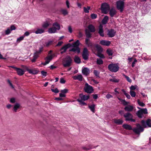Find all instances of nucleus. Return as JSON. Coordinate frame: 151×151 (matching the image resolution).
<instances>
[{"instance_id":"52","label":"nucleus","mask_w":151,"mask_h":151,"mask_svg":"<svg viewBox=\"0 0 151 151\" xmlns=\"http://www.w3.org/2000/svg\"><path fill=\"white\" fill-rule=\"evenodd\" d=\"M91 17L92 19H95L97 17V15L93 13L91 15Z\"/></svg>"},{"instance_id":"7","label":"nucleus","mask_w":151,"mask_h":151,"mask_svg":"<svg viewBox=\"0 0 151 151\" xmlns=\"http://www.w3.org/2000/svg\"><path fill=\"white\" fill-rule=\"evenodd\" d=\"M141 124L144 128L151 127V120L148 119L146 122L144 120H142L141 122Z\"/></svg>"},{"instance_id":"15","label":"nucleus","mask_w":151,"mask_h":151,"mask_svg":"<svg viewBox=\"0 0 151 151\" xmlns=\"http://www.w3.org/2000/svg\"><path fill=\"white\" fill-rule=\"evenodd\" d=\"M99 34L102 37H104V30L103 29V26L102 25L100 24L99 26Z\"/></svg>"},{"instance_id":"26","label":"nucleus","mask_w":151,"mask_h":151,"mask_svg":"<svg viewBox=\"0 0 151 151\" xmlns=\"http://www.w3.org/2000/svg\"><path fill=\"white\" fill-rule=\"evenodd\" d=\"M57 29H55V27H52L49 29L48 31L49 33H54L56 32Z\"/></svg>"},{"instance_id":"9","label":"nucleus","mask_w":151,"mask_h":151,"mask_svg":"<svg viewBox=\"0 0 151 151\" xmlns=\"http://www.w3.org/2000/svg\"><path fill=\"white\" fill-rule=\"evenodd\" d=\"M88 51L87 48H84L83 49L82 55L83 59L85 60L88 59Z\"/></svg>"},{"instance_id":"36","label":"nucleus","mask_w":151,"mask_h":151,"mask_svg":"<svg viewBox=\"0 0 151 151\" xmlns=\"http://www.w3.org/2000/svg\"><path fill=\"white\" fill-rule=\"evenodd\" d=\"M42 51V50L40 49L39 51H37L34 54V55L33 56V57L37 59V58L38 57L39 54H40L41 52Z\"/></svg>"},{"instance_id":"34","label":"nucleus","mask_w":151,"mask_h":151,"mask_svg":"<svg viewBox=\"0 0 151 151\" xmlns=\"http://www.w3.org/2000/svg\"><path fill=\"white\" fill-rule=\"evenodd\" d=\"M75 62L77 64H79L81 63V60L80 58L78 56H75L74 58Z\"/></svg>"},{"instance_id":"38","label":"nucleus","mask_w":151,"mask_h":151,"mask_svg":"<svg viewBox=\"0 0 151 151\" xmlns=\"http://www.w3.org/2000/svg\"><path fill=\"white\" fill-rule=\"evenodd\" d=\"M85 34L86 37H87V38H89L91 37V34L88 29H86L85 30Z\"/></svg>"},{"instance_id":"41","label":"nucleus","mask_w":151,"mask_h":151,"mask_svg":"<svg viewBox=\"0 0 151 151\" xmlns=\"http://www.w3.org/2000/svg\"><path fill=\"white\" fill-rule=\"evenodd\" d=\"M101 52H97V53H95V54L98 57H100L101 58H104L105 57L103 54H101Z\"/></svg>"},{"instance_id":"24","label":"nucleus","mask_w":151,"mask_h":151,"mask_svg":"<svg viewBox=\"0 0 151 151\" xmlns=\"http://www.w3.org/2000/svg\"><path fill=\"white\" fill-rule=\"evenodd\" d=\"M90 72L89 69L87 68H84L82 70V73L84 75H88Z\"/></svg>"},{"instance_id":"57","label":"nucleus","mask_w":151,"mask_h":151,"mask_svg":"<svg viewBox=\"0 0 151 151\" xmlns=\"http://www.w3.org/2000/svg\"><path fill=\"white\" fill-rule=\"evenodd\" d=\"M122 102L124 105H127L129 103V102L126 101L124 99L122 100Z\"/></svg>"},{"instance_id":"8","label":"nucleus","mask_w":151,"mask_h":151,"mask_svg":"<svg viewBox=\"0 0 151 151\" xmlns=\"http://www.w3.org/2000/svg\"><path fill=\"white\" fill-rule=\"evenodd\" d=\"M72 61V59L69 56H66L65 59V63L63 64L64 67H69L71 65Z\"/></svg>"},{"instance_id":"62","label":"nucleus","mask_w":151,"mask_h":151,"mask_svg":"<svg viewBox=\"0 0 151 151\" xmlns=\"http://www.w3.org/2000/svg\"><path fill=\"white\" fill-rule=\"evenodd\" d=\"M136 86H132L130 88L131 91L134 90L136 88Z\"/></svg>"},{"instance_id":"44","label":"nucleus","mask_w":151,"mask_h":151,"mask_svg":"<svg viewBox=\"0 0 151 151\" xmlns=\"http://www.w3.org/2000/svg\"><path fill=\"white\" fill-rule=\"evenodd\" d=\"M137 114L139 117L142 118V115L143 114L140 110L138 111Z\"/></svg>"},{"instance_id":"21","label":"nucleus","mask_w":151,"mask_h":151,"mask_svg":"<svg viewBox=\"0 0 151 151\" xmlns=\"http://www.w3.org/2000/svg\"><path fill=\"white\" fill-rule=\"evenodd\" d=\"M109 11V14L111 17H114L116 13V12L114 8H112Z\"/></svg>"},{"instance_id":"43","label":"nucleus","mask_w":151,"mask_h":151,"mask_svg":"<svg viewBox=\"0 0 151 151\" xmlns=\"http://www.w3.org/2000/svg\"><path fill=\"white\" fill-rule=\"evenodd\" d=\"M90 6H88L87 8L85 7H83V10L84 12L86 13H88L89 12V10L90 9Z\"/></svg>"},{"instance_id":"40","label":"nucleus","mask_w":151,"mask_h":151,"mask_svg":"<svg viewBox=\"0 0 151 151\" xmlns=\"http://www.w3.org/2000/svg\"><path fill=\"white\" fill-rule=\"evenodd\" d=\"M79 43V40H78L73 44V46L74 47H78Z\"/></svg>"},{"instance_id":"17","label":"nucleus","mask_w":151,"mask_h":151,"mask_svg":"<svg viewBox=\"0 0 151 151\" xmlns=\"http://www.w3.org/2000/svg\"><path fill=\"white\" fill-rule=\"evenodd\" d=\"M116 32L113 29L109 30L108 32V35L109 37H112L114 36Z\"/></svg>"},{"instance_id":"2","label":"nucleus","mask_w":151,"mask_h":151,"mask_svg":"<svg viewBox=\"0 0 151 151\" xmlns=\"http://www.w3.org/2000/svg\"><path fill=\"white\" fill-rule=\"evenodd\" d=\"M83 90L85 92L88 93H92L94 91L92 86L89 85L87 83H85Z\"/></svg>"},{"instance_id":"10","label":"nucleus","mask_w":151,"mask_h":151,"mask_svg":"<svg viewBox=\"0 0 151 151\" xmlns=\"http://www.w3.org/2000/svg\"><path fill=\"white\" fill-rule=\"evenodd\" d=\"M53 57V55H48L45 58V63H42V64L44 65H46L48 64L50 61L52 59Z\"/></svg>"},{"instance_id":"61","label":"nucleus","mask_w":151,"mask_h":151,"mask_svg":"<svg viewBox=\"0 0 151 151\" xmlns=\"http://www.w3.org/2000/svg\"><path fill=\"white\" fill-rule=\"evenodd\" d=\"M60 82L61 83H64L65 82V81L63 78H61L60 80Z\"/></svg>"},{"instance_id":"12","label":"nucleus","mask_w":151,"mask_h":151,"mask_svg":"<svg viewBox=\"0 0 151 151\" xmlns=\"http://www.w3.org/2000/svg\"><path fill=\"white\" fill-rule=\"evenodd\" d=\"M16 29L15 27L13 25H12L10 27H8L7 28V29L5 31V34L6 35H8L11 33V32L14 30Z\"/></svg>"},{"instance_id":"53","label":"nucleus","mask_w":151,"mask_h":151,"mask_svg":"<svg viewBox=\"0 0 151 151\" xmlns=\"http://www.w3.org/2000/svg\"><path fill=\"white\" fill-rule=\"evenodd\" d=\"M140 110L141 111L142 114H147L148 113L147 110L146 109H141Z\"/></svg>"},{"instance_id":"31","label":"nucleus","mask_w":151,"mask_h":151,"mask_svg":"<svg viewBox=\"0 0 151 151\" xmlns=\"http://www.w3.org/2000/svg\"><path fill=\"white\" fill-rule=\"evenodd\" d=\"M19 109V103H16L14 106L13 111L14 112H16L18 109Z\"/></svg>"},{"instance_id":"55","label":"nucleus","mask_w":151,"mask_h":151,"mask_svg":"<svg viewBox=\"0 0 151 151\" xmlns=\"http://www.w3.org/2000/svg\"><path fill=\"white\" fill-rule=\"evenodd\" d=\"M137 102L139 105L142 107H143L145 106V104L142 102H141L139 101V100H138Z\"/></svg>"},{"instance_id":"58","label":"nucleus","mask_w":151,"mask_h":151,"mask_svg":"<svg viewBox=\"0 0 151 151\" xmlns=\"http://www.w3.org/2000/svg\"><path fill=\"white\" fill-rule=\"evenodd\" d=\"M51 91H52L54 92L55 93H57L59 92V91L57 88H56L55 89H51Z\"/></svg>"},{"instance_id":"14","label":"nucleus","mask_w":151,"mask_h":151,"mask_svg":"<svg viewBox=\"0 0 151 151\" xmlns=\"http://www.w3.org/2000/svg\"><path fill=\"white\" fill-rule=\"evenodd\" d=\"M100 44L103 45L108 46L111 44V42L109 41L102 40L100 41Z\"/></svg>"},{"instance_id":"47","label":"nucleus","mask_w":151,"mask_h":151,"mask_svg":"<svg viewBox=\"0 0 151 151\" xmlns=\"http://www.w3.org/2000/svg\"><path fill=\"white\" fill-rule=\"evenodd\" d=\"M60 11L64 15H67L68 14V12L65 9H62Z\"/></svg>"},{"instance_id":"51","label":"nucleus","mask_w":151,"mask_h":151,"mask_svg":"<svg viewBox=\"0 0 151 151\" xmlns=\"http://www.w3.org/2000/svg\"><path fill=\"white\" fill-rule=\"evenodd\" d=\"M92 147L91 145H89L88 147H82V148L84 150H88L92 148Z\"/></svg>"},{"instance_id":"6","label":"nucleus","mask_w":151,"mask_h":151,"mask_svg":"<svg viewBox=\"0 0 151 151\" xmlns=\"http://www.w3.org/2000/svg\"><path fill=\"white\" fill-rule=\"evenodd\" d=\"M124 116L125 118L126 121H130L134 122H135V120L133 119V116L132 114L129 112L124 114Z\"/></svg>"},{"instance_id":"63","label":"nucleus","mask_w":151,"mask_h":151,"mask_svg":"<svg viewBox=\"0 0 151 151\" xmlns=\"http://www.w3.org/2000/svg\"><path fill=\"white\" fill-rule=\"evenodd\" d=\"M52 42L51 41H49L46 43V45L47 46H48L50 45H51Z\"/></svg>"},{"instance_id":"1","label":"nucleus","mask_w":151,"mask_h":151,"mask_svg":"<svg viewBox=\"0 0 151 151\" xmlns=\"http://www.w3.org/2000/svg\"><path fill=\"white\" fill-rule=\"evenodd\" d=\"M108 68L112 72H116L118 71L119 67L116 64H111L109 65Z\"/></svg>"},{"instance_id":"27","label":"nucleus","mask_w":151,"mask_h":151,"mask_svg":"<svg viewBox=\"0 0 151 151\" xmlns=\"http://www.w3.org/2000/svg\"><path fill=\"white\" fill-rule=\"evenodd\" d=\"M70 51H73L79 53L80 52V49L78 47H74L70 50Z\"/></svg>"},{"instance_id":"16","label":"nucleus","mask_w":151,"mask_h":151,"mask_svg":"<svg viewBox=\"0 0 151 151\" xmlns=\"http://www.w3.org/2000/svg\"><path fill=\"white\" fill-rule=\"evenodd\" d=\"M27 71L30 73L32 74H36L38 73V71L35 69H29L27 67Z\"/></svg>"},{"instance_id":"28","label":"nucleus","mask_w":151,"mask_h":151,"mask_svg":"<svg viewBox=\"0 0 151 151\" xmlns=\"http://www.w3.org/2000/svg\"><path fill=\"white\" fill-rule=\"evenodd\" d=\"M88 28L91 32H95L96 30L95 27L91 24H90L88 26Z\"/></svg>"},{"instance_id":"49","label":"nucleus","mask_w":151,"mask_h":151,"mask_svg":"<svg viewBox=\"0 0 151 151\" xmlns=\"http://www.w3.org/2000/svg\"><path fill=\"white\" fill-rule=\"evenodd\" d=\"M123 75L126 79L127 81L128 82H130V83H131L132 82V81L131 79H130V78L129 77H128V76H126L124 74H123Z\"/></svg>"},{"instance_id":"29","label":"nucleus","mask_w":151,"mask_h":151,"mask_svg":"<svg viewBox=\"0 0 151 151\" xmlns=\"http://www.w3.org/2000/svg\"><path fill=\"white\" fill-rule=\"evenodd\" d=\"M45 32V29L43 28H38L36 31L35 32L36 34H42L44 32Z\"/></svg>"},{"instance_id":"33","label":"nucleus","mask_w":151,"mask_h":151,"mask_svg":"<svg viewBox=\"0 0 151 151\" xmlns=\"http://www.w3.org/2000/svg\"><path fill=\"white\" fill-rule=\"evenodd\" d=\"M123 127L127 130H130L132 129V128L131 125L127 124H124L122 126Z\"/></svg>"},{"instance_id":"45","label":"nucleus","mask_w":151,"mask_h":151,"mask_svg":"<svg viewBox=\"0 0 151 151\" xmlns=\"http://www.w3.org/2000/svg\"><path fill=\"white\" fill-rule=\"evenodd\" d=\"M16 99L14 97H12L10 99L9 102L12 104H14L16 103Z\"/></svg>"},{"instance_id":"48","label":"nucleus","mask_w":151,"mask_h":151,"mask_svg":"<svg viewBox=\"0 0 151 151\" xmlns=\"http://www.w3.org/2000/svg\"><path fill=\"white\" fill-rule=\"evenodd\" d=\"M96 63L98 65H101L103 63V61L101 59H97Z\"/></svg>"},{"instance_id":"4","label":"nucleus","mask_w":151,"mask_h":151,"mask_svg":"<svg viewBox=\"0 0 151 151\" xmlns=\"http://www.w3.org/2000/svg\"><path fill=\"white\" fill-rule=\"evenodd\" d=\"M136 126L137 127L133 129V130L136 134H139L140 132L143 131L144 128L139 124H136Z\"/></svg>"},{"instance_id":"19","label":"nucleus","mask_w":151,"mask_h":151,"mask_svg":"<svg viewBox=\"0 0 151 151\" xmlns=\"http://www.w3.org/2000/svg\"><path fill=\"white\" fill-rule=\"evenodd\" d=\"M134 109V107L132 105H127L124 108L125 111L128 112L132 111Z\"/></svg>"},{"instance_id":"37","label":"nucleus","mask_w":151,"mask_h":151,"mask_svg":"<svg viewBox=\"0 0 151 151\" xmlns=\"http://www.w3.org/2000/svg\"><path fill=\"white\" fill-rule=\"evenodd\" d=\"M77 101H78L80 105H81L82 106L84 105H86L87 104L86 103L84 102L83 100H82L80 99H77Z\"/></svg>"},{"instance_id":"60","label":"nucleus","mask_w":151,"mask_h":151,"mask_svg":"<svg viewBox=\"0 0 151 151\" xmlns=\"http://www.w3.org/2000/svg\"><path fill=\"white\" fill-rule=\"evenodd\" d=\"M61 91L62 93L65 94V93H67L68 91V90L67 89H65L63 90H61Z\"/></svg>"},{"instance_id":"30","label":"nucleus","mask_w":151,"mask_h":151,"mask_svg":"<svg viewBox=\"0 0 151 151\" xmlns=\"http://www.w3.org/2000/svg\"><path fill=\"white\" fill-rule=\"evenodd\" d=\"M109 20V17L107 16H105L102 21V23L104 24L107 23Z\"/></svg>"},{"instance_id":"59","label":"nucleus","mask_w":151,"mask_h":151,"mask_svg":"<svg viewBox=\"0 0 151 151\" xmlns=\"http://www.w3.org/2000/svg\"><path fill=\"white\" fill-rule=\"evenodd\" d=\"M7 81V82H8V83H9V85L12 88H14V87L13 86V85L12 83H11V82L10 81V80H8Z\"/></svg>"},{"instance_id":"18","label":"nucleus","mask_w":151,"mask_h":151,"mask_svg":"<svg viewBox=\"0 0 151 151\" xmlns=\"http://www.w3.org/2000/svg\"><path fill=\"white\" fill-rule=\"evenodd\" d=\"M69 44H67L64 46L63 47H62L61 49V52L60 53L62 54H63V53L66 52L67 50L69 47Z\"/></svg>"},{"instance_id":"13","label":"nucleus","mask_w":151,"mask_h":151,"mask_svg":"<svg viewBox=\"0 0 151 151\" xmlns=\"http://www.w3.org/2000/svg\"><path fill=\"white\" fill-rule=\"evenodd\" d=\"M79 97L80 98L79 99L85 101L88 100L89 99V95H84L82 94H79Z\"/></svg>"},{"instance_id":"56","label":"nucleus","mask_w":151,"mask_h":151,"mask_svg":"<svg viewBox=\"0 0 151 151\" xmlns=\"http://www.w3.org/2000/svg\"><path fill=\"white\" fill-rule=\"evenodd\" d=\"M9 67L14 69H15V70L17 71V74L18 75H19V68H16L13 66H9Z\"/></svg>"},{"instance_id":"54","label":"nucleus","mask_w":151,"mask_h":151,"mask_svg":"<svg viewBox=\"0 0 151 151\" xmlns=\"http://www.w3.org/2000/svg\"><path fill=\"white\" fill-rule=\"evenodd\" d=\"M130 94L132 97H134L136 96L135 92L132 91H130Z\"/></svg>"},{"instance_id":"42","label":"nucleus","mask_w":151,"mask_h":151,"mask_svg":"<svg viewBox=\"0 0 151 151\" xmlns=\"http://www.w3.org/2000/svg\"><path fill=\"white\" fill-rule=\"evenodd\" d=\"M96 47L98 51V52H101L102 51V49L100 45H96Z\"/></svg>"},{"instance_id":"46","label":"nucleus","mask_w":151,"mask_h":151,"mask_svg":"<svg viewBox=\"0 0 151 151\" xmlns=\"http://www.w3.org/2000/svg\"><path fill=\"white\" fill-rule=\"evenodd\" d=\"M93 73L96 77L98 78H100L99 72L96 70H95L93 71Z\"/></svg>"},{"instance_id":"3","label":"nucleus","mask_w":151,"mask_h":151,"mask_svg":"<svg viewBox=\"0 0 151 151\" xmlns=\"http://www.w3.org/2000/svg\"><path fill=\"white\" fill-rule=\"evenodd\" d=\"M101 9L103 13L107 14L110 10L109 6L106 3H103L101 6Z\"/></svg>"},{"instance_id":"22","label":"nucleus","mask_w":151,"mask_h":151,"mask_svg":"<svg viewBox=\"0 0 151 151\" xmlns=\"http://www.w3.org/2000/svg\"><path fill=\"white\" fill-rule=\"evenodd\" d=\"M85 43L88 47H91L93 46V44L90 41L89 39L86 38L85 40Z\"/></svg>"},{"instance_id":"23","label":"nucleus","mask_w":151,"mask_h":151,"mask_svg":"<svg viewBox=\"0 0 151 151\" xmlns=\"http://www.w3.org/2000/svg\"><path fill=\"white\" fill-rule=\"evenodd\" d=\"M50 24V22L46 21L43 22L42 24V27H43V28L44 29L49 27Z\"/></svg>"},{"instance_id":"11","label":"nucleus","mask_w":151,"mask_h":151,"mask_svg":"<svg viewBox=\"0 0 151 151\" xmlns=\"http://www.w3.org/2000/svg\"><path fill=\"white\" fill-rule=\"evenodd\" d=\"M21 67V68H19V76L22 75L27 69V67L24 65H22Z\"/></svg>"},{"instance_id":"20","label":"nucleus","mask_w":151,"mask_h":151,"mask_svg":"<svg viewBox=\"0 0 151 151\" xmlns=\"http://www.w3.org/2000/svg\"><path fill=\"white\" fill-rule=\"evenodd\" d=\"M73 78L74 80L81 81L83 80V77L81 74H79L73 76Z\"/></svg>"},{"instance_id":"25","label":"nucleus","mask_w":151,"mask_h":151,"mask_svg":"<svg viewBox=\"0 0 151 151\" xmlns=\"http://www.w3.org/2000/svg\"><path fill=\"white\" fill-rule=\"evenodd\" d=\"M114 123L118 125L122 124L123 123V121L120 119H114Z\"/></svg>"},{"instance_id":"5","label":"nucleus","mask_w":151,"mask_h":151,"mask_svg":"<svg viewBox=\"0 0 151 151\" xmlns=\"http://www.w3.org/2000/svg\"><path fill=\"white\" fill-rule=\"evenodd\" d=\"M116 7L117 9L119 10L120 12H122L124 10V2L122 0H119L116 2Z\"/></svg>"},{"instance_id":"64","label":"nucleus","mask_w":151,"mask_h":151,"mask_svg":"<svg viewBox=\"0 0 151 151\" xmlns=\"http://www.w3.org/2000/svg\"><path fill=\"white\" fill-rule=\"evenodd\" d=\"M12 106V105L10 104H8L6 105V107L8 109H10Z\"/></svg>"},{"instance_id":"32","label":"nucleus","mask_w":151,"mask_h":151,"mask_svg":"<svg viewBox=\"0 0 151 151\" xmlns=\"http://www.w3.org/2000/svg\"><path fill=\"white\" fill-rule=\"evenodd\" d=\"M52 26L55 27V29L58 30H59L60 29V25L57 22H55L52 24Z\"/></svg>"},{"instance_id":"39","label":"nucleus","mask_w":151,"mask_h":151,"mask_svg":"<svg viewBox=\"0 0 151 151\" xmlns=\"http://www.w3.org/2000/svg\"><path fill=\"white\" fill-rule=\"evenodd\" d=\"M106 52L109 55H112L114 52V50L108 49L106 50Z\"/></svg>"},{"instance_id":"35","label":"nucleus","mask_w":151,"mask_h":151,"mask_svg":"<svg viewBox=\"0 0 151 151\" xmlns=\"http://www.w3.org/2000/svg\"><path fill=\"white\" fill-rule=\"evenodd\" d=\"M96 105L94 104H93L91 105H88V108L90 109L91 110L93 113L95 112V108Z\"/></svg>"},{"instance_id":"50","label":"nucleus","mask_w":151,"mask_h":151,"mask_svg":"<svg viewBox=\"0 0 151 151\" xmlns=\"http://www.w3.org/2000/svg\"><path fill=\"white\" fill-rule=\"evenodd\" d=\"M109 81L115 83H117L119 81V80L115 78H113V79H110Z\"/></svg>"}]
</instances>
